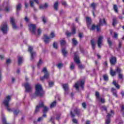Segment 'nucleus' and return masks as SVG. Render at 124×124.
<instances>
[{
  "label": "nucleus",
  "mask_w": 124,
  "mask_h": 124,
  "mask_svg": "<svg viewBox=\"0 0 124 124\" xmlns=\"http://www.w3.org/2000/svg\"><path fill=\"white\" fill-rule=\"evenodd\" d=\"M103 25H106V21L104 19H100L99 24H98L96 26L93 24L91 27V25H89L88 28L91 31H94V29H96L97 31L99 32V31H100V27H101V26H103Z\"/></svg>",
  "instance_id": "nucleus-1"
},
{
  "label": "nucleus",
  "mask_w": 124,
  "mask_h": 124,
  "mask_svg": "<svg viewBox=\"0 0 124 124\" xmlns=\"http://www.w3.org/2000/svg\"><path fill=\"white\" fill-rule=\"evenodd\" d=\"M11 99V96L8 95L7 96H6L4 100L3 101V104L5 106L8 112H12L13 111V109L10 108V105L9 104V101H10Z\"/></svg>",
  "instance_id": "nucleus-2"
},
{
  "label": "nucleus",
  "mask_w": 124,
  "mask_h": 124,
  "mask_svg": "<svg viewBox=\"0 0 124 124\" xmlns=\"http://www.w3.org/2000/svg\"><path fill=\"white\" fill-rule=\"evenodd\" d=\"M35 92L34 95L36 96L39 95L42 96L43 95V91L42 90V86L39 84H37L35 86Z\"/></svg>",
  "instance_id": "nucleus-3"
},
{
  "label": "nucleus",
  "mask_w": 124,
  "mask_h": 124,
  "mask_svg": "<svg viewBox=\"0 0 124 124\" xmlns=\"http://www.w3.org/2000/svg\"><path fill=\"white\" fill-rule=\"evenodd\" d=\"M70 113L71 116L73 118H74V117H75V115H74V113L77 114L78 116H79V115H81V111L80 110V109H79V108H74L72 109Z\"/></svg>",
  "instance_id": "nucleus-4"
},
{
  "label": "nucleus",
  "mask_w": 124,
  "mask_h": 124,
  "mask_svg": "<svg viewBox=\"0 0 124 124\" xmlns=\"http://www.w3.org/2000/svg\"><path fill=\"white\" fill-rule=\"evenodd\" d=\"M77 54V52L75 53V57H74V61L76 63L78 64V67L79 68H80L82 69V68H84V66L82 65L81 64H80V59L79 58V57L77 56L76 55Z\"/></svg>",
  "instance_id": "nucleus-5"
},
{
  "label": "nucleus",
  "mask_w": 124,
  "mask_h": 124,
  "mask_svg": "<svg viewBox=\"0 0 124 124\" xmlns=\"http://www.w3.org/2000/svg\"><path fill=\"white\" fill-rule=\"evenodd\" d=\"M24 87H25L26 93H31L32 91V87H31V85L29 82L25 83L24 84Z\"/></svg>",
  "instance_id": "nucleus-6"
},
{
  "label": "nucleus",
  "mask_w": 124,
  "mask_h": 124,
  "mask_svg": "<svg viewBox=\"0 0 124 124\" xmlns=\"http://www.w3.org/2000/svg\"><path fill=\"white\" fill-rule=\"evenodd\" d=\"M28 52L31 54V61H33V60H34V57H35V52L33 51V47L31 46H29L28 47Z\"/></svg>",
  "instance_id": "nucleus-7"
},
{
  "label": "nucleus",
  "mask_w": 124,
  "mask_h": 124,
  "mask_svg": "<svg viewBox=\"0 0 124 124\" xmlns=\"http://www.w3.org/2000/svg\"><path fill=\"white\" fill-rule=\"evenodd\" d=\"M85 85V81L81 80L78 81L76 83L75 87L77 90H79V87H81V89H84V85Z\"/></svg>",
  "instance_id": "nucleus-8"
},
{
  "label": "nucleus",
  "mask_w": 124,
  "mask_h": 124,
  "mask_svg": "<svg viewBox=\"0 0 124 124\" xmlns=\"http://www.w3.org/2000/svg\"><path fill=\"white\" fill-rule=\"evenodd\" d=\"M114 114V113L113 110H110V113H108L107 116V119L106 120V124H110V123H111V120L110 119V118H111V117H112Z\"/></svg>",
  "instance_id": "nucleus-9"
},
{
  "label": "nucleus",
  "mask_w": 124,
  "mask_h": 124,
  "mask_svg": "<svg viewBox=\"0 0 124 124\" xmlns=\"http://www.w3.org/2000/svg\"><path fill=\"white\" fill-rule=\"evenodd\" d=\"M0 30L2 31L3 33L5 34L7 32V30H8V28H7V23H3L0 27Z\"/></svg>",
  "instance_id": "nucleus-10"
},
{
  "label": "nucleus",
  "mask_w": 124,
  "mask_h": 124,
  "mask_svg": "<svg viewBox=\"0 0 124 124\" xmlns=\"http://www.w3.org/2000/svg\"><path fill=\"white\" fill-rule=\"evenodd\" d=\"M42 72L45 73L44 77L41 78V80L42 81H44L45 79H48L49 78V73L47 71V69L46 68H44L42 70Z\"/></svg>",
  "instance_id": "nucleus-11"
},
{
  "label": "nucleus",
  "mask_w": 124,
  "mask_h": 124,
  "mask_svg": "<svg viewBox=\"0 0 124 124\" xmlns=\"http://www.w3.org/2000/svg\"><path fill=\"white\" fill-rule=\"evenodd\" d=\"M76 33V28L75 27H74L72 30V32H69L68 31H66L65 32V34L67 36H71V35H74Z\"/></svg>",
  "instance_id": "nucleus-12"
},
{
  "label": "nucleus",
  "mask_w": 124,
  "mask_h": 124,
  "mask_svg": "<svg viewBox=\"0 0 124 124\" xmlns=\"http://www.w3.org/2000/svg\"><path fill=\"white\" fill-rule=\"evenodd\" d=\"M28 27L32 33H35V25L30 24L28 25Z\"/></svg>",
  "instance_id": "nucleus-13"
},
{
  "label": "nucleus",
  "mask_w": 124,
  "mask_h": 124,
  "mask_svg": "<svg viewBox=\"0 0 124 124\" xmlns=\"http://www.w3.org/2000/svg\"><path fill=\"white\" fill-rule=\"evenodd\" d=\"M43 106H44L43 103L42 102H41L40 104H38V105H37L36 107V109L35 110V113H38V112H39V110H40V109H41V108H42V107H43Z\"/></svg>",
  "instance_id": "nucleus-14"
},
{
  "label": "nucleus",
  "mask_w": 124,
  "mask_h": 124,
  "mask_svg": "<svg viewBox=\"0 0 124 124\" xmlns=\"http://www.w3.org/2000/svg\"><path fill=\"white\" fill-rule=\"evenodd\" d=\"M11 23L14 30H17V29H18V27L16 26V24L15 23V19L13 17L11 18Z\"/></svg>",
  "instance_id": "nucleus-15"
},
{
  "label": "nucleus",
  "mask_w": 124,
  "mask_h": 124,
  "mask_svg": "<svg viewBox=\"0 0 124 124\" xmlns=\"http://www.w3.org/2000/svg\"><path fill=\"white\" fill-rule=\"evenodd\" d=\"M103 40V36H100L98 39L97 44H98V46L99 48L101 47V45L102 44Z\"/></svg>",
  "instance_id": "nucleus-16"
},
{
  "label": "nucleus",
  "mask_w": 124,
  "mask_h": 124,
  "mask_svg": "<svg viewBox=\"0 0 124 124\" xmlns=\"http://www.w3.org/2000/svg\"><path fill=\"white\" fill-rule=\"evenodd\" d=\"M51 40V38L49 37L47 34H45L44 35V42L46 44H48L49 42H50Z\"/></svg>",
  "instance_id": "nucleus-17"
},
{
  "label": "nucleus",
  "mask_w": 124,
  "mask_h": 124,
  "mask_svg": "<svg viewBox=\"0 0 124 124\" xmlns=\"http://www.w3.org/2000/svg\"><path fill=\"white\" fill-rule=\"evenodd\" d=\"M110 62L113 65H114V64H116V63L117 62V58L115 57H111V59H110Z\"/></svg>",
  "instance_id": "nucleus-18"
},
{
  "label": "nucleus",
  "mask_w": 124,
  "mask_h": 124,
  "mask_svg": "<svg viewBox=\"0 0 124 124\" xmlns=\"http://www.w3.org/2000/svg\"><path fill=\"white\" fill-rule=\"evenodd\" d=\"M121 71H122V70H121V69L120 68H117L116 69V72H118L119 74V78L120 79H124V76H123V74H121Z\"/></svg>",
  "instance_id": "nucleus-19"
},
{
  "label": "nucleus",
  "mask_w": 124,
  "mask_h": 124,
  "mask_svg": "<svg viewBox=\"0 0 124 124\" xmlns=\"http://www.w3.org/2000/svg\"><path fill=\"white\" fill-rule=\"evenodd\" d=\"M86 22L88 27H90L91 24H92V19H91V17H87L86 18Z\"/></svg>",
  "instance_id": "nucleus-20"
},
{
  "label": "nucleus",
  "mask_w": 124,
  "mask_h": 124,
  "mask_svg": "<svg viewBox=\"0 0 124 124\" xmlns=\"http://www.w3.org/2000/svg\"><path fill=\"white\" fill-rule=\"evenodd\" d=\"M48 7V5L47 3H45L44 5H40L39 8L40 9H46Z\"/></svg>",
  "instance_id": "nucleus-21"
},
{
  "label": "nucleus",
  "mask_w": 124,
  "mask_h": 124,
  "mask_svg": "<svg viewBox=\"0 0 124 124\" xmlns=\"http://www.w3.org/2000/svg\"><path fill=\"white\" fill-rule=\"evenodd\" d=\"M111 92H112L113 94L114 95V96H115L116 97H118V95L117 94V91H116V89H115V88H112Z\"/></svg>",
  "instance_id": "nucleus-22"
},
{
  "label": "nucleus",
  "mask_w": 124,
  "mask_h": 124,
  "mask_svg": "<svg viewBox=\"0 0 124 124\" xmlns=\"http://www.w3.org/2000/svg\"><path fill=\"white\" fill-rule=\"evenodd\" d=\"M91 45H92L93 49L94 50V49L95 47V43H94V39L91 40Z\"/></svg>",
  "instance_id": "nucleus-23"
},
{
  "label": "nucleus",
  "mask_w": 124,
  "mask_h": 124,
  "mask_svg": "<svg viewBox=\"0 0 124 124\" xmlns=\"http://www.w3.org/2000/svg\"><path fill=\"white\" fill-rule=\"evenodd\" d=\"M62 87L65 92H67V91H68V85L63 84Z\"/></svg>",
  "instance_id": "nucleus-24"
},
{
  "label": "nucleus",
  "mask_w": 124,
  "mask_h": 124,
  "mask_svg": "<svg viewBox=\"0 0 124 124\" xmlns=\"http://www.w3.org/2000/svg\"><path fill=\"white\" fill-rule=\"evenodd\" d=\"M33 1H35L36 3L38 4V0H31L30 1V5H31V7H33Z\"/></svg>",
  "instance_id": "nucleus-25"
},
{
  "label": "nucleus",
  "mask_w": 124,
  "mask_h": 124,
  "mask_svg": "<svg viewBox=\"0 0 124 124\" xmlns=\"http://www.w3.org/2000/svg\"><path fill=\"white\" fill-rule=\"evenodd\" d=\"M43 108H44V109L43 110L44 113H47L48 110H49V108H47V107L45 106L44 105V106H43Z\"/></svg>",
  "instance_id": "nucleus-26"
},
{
  "label": "nucleus",
  "mask_w": 124,
  "mask_h": 124,
  "mask_svg": "<svg viewBox=\"0 0 124 124\" xmlns=\"http://www.w3.org/2000/svg\"><path fill=\"white\" fill-rule=\"evenodd\" d=\"M60 43L62 47V46H64V45H65L66 42L64 40H61L60 41Z\"/></svg>",
  "instance_id": "nucleus-27"
},
{
  "label": "nucleus",
  "mask_w": 124,
  "mask_h": 124,
  "mask_svg": "<svg viewBox=\"0 0 124 124\" xmlns=\"http://www.w3.org/2000/svg\"><path fill=\"white\" fill-rule=\"evenodd\" d=\"M21 7H22V5L21 4L18 3L16 6V11L18 12V11H19V10L21 9Z\"/></svg>",
  "instance_id": "nucleus-28"
},
{
  "label": "nucleus",
  "mask_w": 124,
  "mask_h": 124,
  "mask_svg": "<svg viewBox=\"0 0 124 124\" xmlns=\"http://www.w3.org/2000/svg\"><path fill=\"white\" fill-rule=\"evenodd\" d=\"M56 104H57V101H54L50 104V108H54L55 106H56Z\"/></svg>",
  "instance_id": "nucleus-29"
},
{
  "label": "nucleus",
  "mask_w": 124,
  "mask_h": 124,
  "mask_svg": "<svg viewBox=\"0 0 124 124\" xmlns=\"http://www.w3.org/2000/svg\"><path fill=\"white\" fill-rule=\"evenodd\" d=\"M18 64H21L22 62H23V57H18Z\"/></svg>",
  "instance_id": "nucleus-30"
},
{
  "label": "nucleus",
  "mask_w": 124,
  "mask_h": 124,
  "mask_svg": "<svg viewBox=\"0 0 124 124\" xmlns=\"http://www.w3.org/2000/svg\"><path fill=\"white\" fill-rule=\"evenodd\" d=\"M110 75H111V76H115V75H116V71H113V69H110Z\"/></svg>",
  "instance_id": "nucleus-31"
},
{
  "label": "nucleus",
  "mask_w": 124,
  "mask_h": 124,
  "mask_svg": "<svg viewBox=\"0 0 124 124\" xmlns=\"http://www.w3.org/2000/svg\"><path fill=\"white\" fill-rule=\"evenodd\" d=\"M117 23H118V22L117 21V18H116L115 17L113 18L112 25L116 26V25L117 24Z\"/></svg>",
  "instance_id": "nucleus-32"
},
{
  "label": "nucleus",
  "mask_w": 124,
  "mask_h": 124,
  "mask_svg": "<svg viewBox=\"0 0 124 124\" xmlns=\"http://www.w3.org/2000/svg\"><path fill=\"white\" fill-rule=\"evenodd\" d=\"M59 5V3L58 2H56L55 3H54V8L55 10H58V6Z\"/></svg>",
  "instance_id": "nucleus-33"
},
{
  "label": "nucleus",
  "mask_w": 124,
  "mask_h": 124,
  "mask_svg": "<svg viewBox=\"0 0 124 124\" xmlns=\"http://www.w3.org/2000/svg\"><path fill=\"white\" fill-rule=\"evenodd\" d=\"M113 9L116 13H118V12H119V11L118 10V7L117 6V5H113Z\"/></svg>",
  "instance_id": "nucleus-34"
},
{
  "label": "nucleus",
  "mask_w": 124,
  "mask_h": 124,
  "mask_svg": "<svg viewBox=\"0 0 124 124\" xmlns=\"http://www.w3.org/2000/svg\"><path fill=\"white\" fill-rule=\"evenodd\" d=\"M113 84L114 85V86L117 88V89H120V86L117 84V82H116V80H113Z\"/></svg>",
  "instance_id": "nucleus-35"
},
{
  "label": "nucleus",
  "mask_w": 124,
  "mask_h": 124,
  "mask_svg": "<svg viewBox=\"0 0 124 124\" xmlns=\"http://www.w3.org/2000/svg\"><path fill=\"white\" fill-rule=\"evenodd\" d=\"M19 112L20 111L19 110V109L15 110V111H14V115L15 116H17V115L19 114Z\"/></svg>",
  "instance_id": "nucleus-36"
},
{
  "label": "nucleus",
  "mask_w": 124,
  "mask_h": 124,
  "mask_svg": "<svg viewBox=\"0 0 124 124\" xmlns=\"http://www.w3.org/2000/svg\"><path fill=\"white\" fill-rule=\"evenodd\" d=\"M72 41L73 45H74L75 46H76V45H77V44H78L77 40H76V39H75V38L73 39Z\"/></svg>",
  "instance_id": "nucleus-37"
},
{
  "label": "nucleus",
  "mask_w": 124,
  "mask_h": 124,
  "mask_svg": "<svg viewBox=\"0 0 124 124\" xmlns=\"http://www.w3.org/2000/svg\"><path fill=\"white\" fill-rule=\"evenodd\" d=\"M62 53L64 56H66V54H67V51L64 48L62 49Z\"/></svg>",
  "instance_id": "nucleus-38"
},
{
  "label": "nucleus",
  "mask_w": 124,
  "mask_h": 124,
  "mask_svg": "<svg viewBox=\"0 0 124 124\" xmlns=\"http://www.w3.org/2000/svg\"><path fill=\"white\" fill-rule=\"evenodd\" d=\"M75 68V65H74V64L73 63H72V64H71V65L70 66V68L71 70H73Z\"/></svg>",
  "instance_id": "nucleus-39"
},
{
  "label": "nucleus",
  "mask_w": 124,
  "mask_h": 124,
  "mask_svg": "<svg viewBox=\"0 0 124 124\" xmlns=\"http://www.w3.org/2000/svg\"><path fill=\"white\" fill-rule=\"evenodd\" d=\"M53 46L55 49H58V43L54 42Z\"/></svg>",
  "instance_id": "nucleus-40"
},
{
  "label": "nucleus",
  "mask_w": 124,
  "mask_h": 124,
  "mask_svg": "<svg viewBox=\"0 0 124 124\" xmlns=\"http://www.w3.org/2000/svg\"><path fill=\"white\" fill-rule=\"evenodd\" d=\"M56 36L55 33L53 32H51L50 35V38H54Z\"/></svg>",
  "instance_id": "nucleus-41"
},
{
  "label": "nucleus",
  "mask_w": 124,
  "mask_h": 124,
  "mask_svg": "<svg viewBox=\"0 0 124 124\" xmlns=\"http://www.w3.org/2000/svg\"><path fill=\"white\" fill-rule=\"evenodd\" d=\"M108 43L109 46H112V42L111 41V40H110V38H108Z\"/></svg>",
  "instance_id": "nucleus-42"
},
{
  "label": "nucleus",
  "mask_w": 124,
  "mask_h": 124,
  "mask_svg": "<svg viewBox=\"0 0 124 124\" xmlns=\"http://www.w3.org/2000/svg\"><path fill=\"white\" fill-rule=\"evenodd\" d=\"M6 63L7 64H10V63H11V60H10V59H7L6 60Z\"/></svg>",
  "instance_id": "nucleus-43"
},
{
  "label": "nucleus",
  "mask_w": 124,
  "mask_h": 124,
  "mask_svg": "<svg viewBox=\"0 0 124 124\" xmlns=\"http://www.w3.org/2000/svg\"><path fill=\"white\" fill-rule=\"evenodd\" d=\"M48 85H49V87H50V88L52 86H54V82L53 81H50L48 83Z\"/></svg>",
  "instance_id": "nucleus-44"
},
{
  "label": "nucleus",
  "mask_w": 124,
  "mask_h": 124,
  "mask_svg": "<svg viewBox=\"0 0 124 124\" xmlns=\"http://www.w3.org/2000/svg\"><path fill=\"white\" fill-rule=\"evenodd\" d=\"M95 95H96V98L98 99H100V97L99 96V93L98 92H96L95 93Z\"/></svg>",
  "instance_id": "nucleus-45"
},
{
  "label": "nucleus",
  "mask_w": 124,
  "mask_h": 124,
  "mask_svg": "<svg viewBox=\"0 0 124 124\" xmlns=\"http://www.w3.org/2000/svg\"><path fill=\"white\" fill-rule=\"evenodd\" d=\"M104 79L105 81H108V76L105 75L104 76Z\"/></svg>",
  "instance_id": "nucleus-46"
},
{
  "label": "nucleus",
  "mask_w": 124,
  "mask_h": 124,
  "mask_svg": "<svg viewBox=\"0 0 124 124\" xmlns=\"http://www.w3.org/2000/svg\"><path fill=\"white\" fill-rule=\"evenodd\" d=\"M96 6V5L94 3H93L91 4V7H93V9H95V7Z\"/></svg>",
  "instance_id": "nucleus-47"
},
{
  "label": "nucleus",
  "mask_w": 124,
  "mask_h": 124,
  "mask_svg": "<svg viewBox=\"0 0 124 124\" xmlns=\"http://www.w3.org/2000/svg\"><path fill=\"white\" fill-rule=\"evenodd\" d=\"M82 106L83 107V108H84V109H86V108H87V105L86 104V103L84 102L82 104Z\"/></svg>",
  "instance_id": "nucleus-48"
},
{
  "label": "nucleus",
  "mask_w": 124,
  "mask_h": 124,
  "mask_svg": "<svg viewBox=\"0 0 124 124\" xmlns=\"http://www.w3.org/2000/svg\"><path fill=\"white\" fill-rule=\"evenodd\" d=\"M73 123H74V124H78V121L76 119H73Z\"/></svg>",
  "instance_id": "nucleus-49"
},
{
  "label": "nucleus",
  "mask_w": 124,
  "mask_h": 124,
  "mask_svg": "<svg viewBox=\"0 0 124 124\" xmlns=\"http://www.w3.org/2000/svg\"><path fill=\"white\" fill-rule=\"evenodd\" d=\"M42 21L44 24H46V18H45V17H42Z\"/></svg>",
  "instance_id": "nucleus-50"
},
{
  "label": "nucleus",
  "mask_w": 124,
  "mask_h": 124,
  "mask_svg": "<svg viewBox=\"0 0 124 124\" xmlns=\"http://www.w3.org/2000/svg\"><path fill=\"white\" fill-rule=\"evenodd\" d=\"M62 66H63V64H62V63H59L58 64V68H62Z\"/></svg>",
  "instance_id": "nucleus-51"
},
{
  "label": "nucleus",
  "mask_w": 124,
  "mask_h": 124,
  "mask_svg": "<svg viewBox=\"0 0 124 124\" xmlns=\"http://www.w3.org/2000/svg\"><path fill=\"white\" fill-rule=\"evenodd\" d=\"M121 108H122L121 112L122 113H123V114H124V105H122Z\"/></svg>",
  "instance_id": "nucleus-52"
},
{
  "label": "nucleus",
  "mask_w": 124,
  "mask_h": 124,
  "mask_svg": "<svg viewBox=\"0 0 124 124\" xmlns=\"http://www.w3.org/2000/svg\"><path fill=\"white\" fill-rule=\"evenodd\" d=\"M100 101L101 103H104L105 102V99L104 98H101L100 99Z\"/></svg>",
  "instance_id": "nucleus-53"
},
{
  "label": "nucleus",
  "mask_w": 124,
  "mask_h": 124,
  "mask_svg": "<svg viewBox=\"0 0 124 124\" xmlns=\"http://www.w3.org/2000/svg\"><path fill=\"white\" fill-rule=\"evenodd\" d=\"M41 64H42V60H40L38 63V66H40Z\"/></svg>",
  "instance_id": "nucleus-54"
},
{
  "label": "nucleus",
  "mask_w": 124,
  "mask_h": 124,
  "mask_svg": "<svg viewBox=\"0 0 124 124\" xmlns=\"http://www.w3.org/2000/svg\"><path fill=\"white\" fill-rule=\"evenodd\" d=\"M42 120H43V117H39L38 118V122H41V121H42Z\"/></svg>",
  "instance_id": "nucleus-55"
},
{
  "label": "nucleus",
  "mask_w": 124,
  "mask_h": 124,
  "mask_svg": "<svg viewBox=\"0 0 124 124\" xmlns=\"http://www.w3.org/2000/svg\"><path fill=\"white\" fill-rule=\"evenodd\" d=\"M25 8H28L29 7V4H28L27 2H25Z\"/></svg>",
  "instance_id": "nucleus-56"
},
{
  "label": "nucleus",
  "mask_w": 124,
  "mask_h": 124,
  "mask_svg": "<svg viewBox=\"0 0 124 124\" xmlns=\"http://www.w3.org/2000/svg\"><path fill=\"white\" fill-rule=\"evenodd\" d=\"M25 21H26V22L28 23L29 21H30V19H29V18H28V17L26 16L25 17Z\"/></svg>",
  "instance_id": "nucleus-57"
},
{
  "label": "nucleus",
  "mask_w": 124,
  "mask_h": 124,
  "mask_svg": "<svg viewBox=\"0 0 124 124\" xmlns=\"http://www.w3.org/2000/svg\"><path fill=\"white\" fill-rule=\"evenodd\" d=\"M102 108L103 110H105V111H107V108H106V107L103 106L102 107Z\"/></svg>",
  "instance_id": "nucleus-58"
},
{
  "label": "nucleus",
  "mask_w": 124,
  "mask_h": 124,
  "mask_svg": "<svg viewBox=\"0 0 124 124\" xmlns=\"http://www.w3.org/2000/svg\"><path fill=\"white\" fill-rule=\"evenodd\" d=\"M60 119H61V115H57V116L56 117V120L59 121V120H60Z\"/></svg>",
  "instance_id": "nucleus-59"
},
{
  "label": "nucleus",
  "mask_w": 124,
  "mask_h": 124,
  "mask_svg": "<svg viewBox=\"0 0 124 124\" xmlns=\"http://www.w3.org/2000/svg\"><path fill=\"white\" fill-rule=\"evenodd\" d=\"M117 37H118V34L114 32V38H117Z\"/></svg>",
  "instance_id": "nucleus-60"
},
{
  "label": "nucleus",
  "mask_w": 124,
  "mask_h": 124,
  "mask_svg": "<svg viewBox=\"0 0 124 124\" xmlns=\"http://www.w3.org/2000/svg\"><path fill=\"white\" fill-rule=\"evenodd\" d=\"M50 121L51 122V123H52V124H55V123H54V119H53V117H51V118H50Z\"/></svg>",
  "instance_id": "nucleus-61"
},
{
  "label": "nucleus",
  "mask_w": 124,
  "mask_h": 124,
  "mask_svg": "<svg viewBox=\"0 0 124 124\" xmlns=\"http://www.w3.org/2000/svg\"><path fill=\"white\" fill-rule=\"evenodd\" d=\"M104 65L106 67H107L108 66V63H107V61H105L104 62Z\"/></svg>",
  "instance_id": "nucleus-62"
},
{
  "label": "nucleus",
  "mask_w": 124,
  "mask_h": 124,
  "mask_svg": "<svg viewBox=\"0 0 124 124\" xmlns=\"http://www.w3.org/2000/svg\"><path fill=\"white\" fill-rule=\"evenodd\" d=\"M9 9H10V8H9V7H6V8H5V11H9Z\"/></svg>",
  "instance_id": "nucleus-63"
},
{
  "label": "nucleus",
  "mask_w": 124,
  "mask_h": 124,
  "mask_svg": "<svg viewBox=\"0 0 124 124\" xmlns=\"http://www.w3.org/2000/svg\"><path fill=\"white\" fill-rule=\"evenodd\" d=\"M38 34H40L41 33V29H39L38 30Z\"/></svg>",
  "instance_id": "nucleus-64"
}]
</instances>
